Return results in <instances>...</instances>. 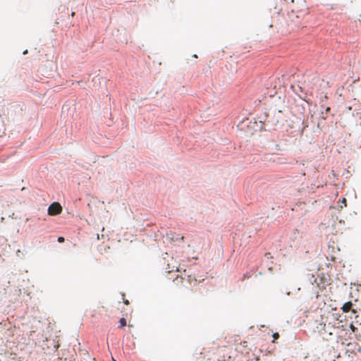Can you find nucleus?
I'll list each match as a JSON object with an SVG mask.
<instances>
[{"label": "nucleus", "instance_id": "7ed1b4c3", "mask_svg": "<svg viewBox=\"0 0 361 361\" xmlns=\"http://www.w3.org/2000/svg\"><path fill=\"white\" fill-rule=\"evenodd\" d=\"M119 324H120V326H119L120 328L124 327L125 326H126V324H127L126 319L125 318H121L119 320Z\"/></svg>", "mask_w": 361, "mask_h": 361}, {"label": "nucleus", "instance_id": "f257e3e1", "mask_svg": "<svg viewBox=\"0 0 361 361\" xmlns=\"http://www.w3.org/2000/svg\"><path fill=\"white\" fill-rule=\"evenodd\" d=\"M62 212V207L59 202H53L48 208V214L50 216H55L61 214Z\"/></svg>", "mask_w": 361, "mask_h": 361}, {"label": "nucleus", "instance_id": "423d86ee", "mask_svg": "<svg viewBox=\"0 0 361 361\" xmlns=\"http://www.w3.org/2000/svg\"><path fill=\"white\" fill-rule=\"evenodd\" d=\"M58 241H59V243H63V242H64V238H63V237H59V238H58Z\"/></svg>", "mask_w": 361, "mask_h": 361}, {"label": "nucleus", "instance_id": "ddd939ff", "mask_svg": "<svg viewBox=\"0 0 361 361\" xmlns=\"http://www.w3.org/2000/svg\"><path fill=\"white\" fill-rule=\"evenodd\" d=\"M189 278H190L189 281L191 283V281H190L191 276H189Z\"/></svg>", "mask_w": 361, "mask_h": 361}, {"label": "nucleus", "instance_id": "9b49d317", "mask_svg": "<svg viewBox=\"0 0 361 361\" xmlns=\"http://www.w3.org/2000/svg\"><path fill=\"white\" fill-rule=\"evenodd\" d=\"M176 270L177 271H180V269H179V268H178V267H176Z\"/></svg>", "mask_w": 361, "mask_h": 361}, {"label": "nucleus", "instance_id": "4468645a", "mask_svg": "<svg viewBox=\"0 0 361 361\" xmlns=\"http://www.w3.org/2000/svg\"><path fill=\"white\" fill-rule=\"evenodd\" d=\"M113 361H116V360L113 358Z\"/></svg>", "mask_w": 361, "mask_h": 361}, {"label": "nucleus", "instance_id": "20e7f679", "mask_svg": "<svg viewBox=\"0 0 361 361\" xmlns=\"http://www.w3.org/2000/svg\"><path fill=\"white\" fill-rule=\"evenodd\" d=\"M273 337H274V341H273V342H274V341H275L276 339H278V338H279V334H278V333H274V334H273Z\"/></svg>", "mask_w": 361, "mask_h": 361}, {"label": "nucleus", "instance_id": "1a4fd4ad", "mask_svg": "<svg viewBox=\"0 0 361 361\" xmlns=\"http://www.w3.org/2000/svg\"><path fill=\"white\" fill-rule=\"evenodd\" d=\"M124 303H125L126 305H128V304H129V302H128V300H126L124 301Z\"/></svg>", "mask_w": 361, "mask_h": 361}, {"label": "nucleus", "instance_id": "0eeeda50", "mask_svg": "<svg viewBox=\"0 0 361 361\" xmlns=\"http://www.w3.org/2000/svg\"><path fill=\"white\" fill-rule=\"evenodd\" d=\"M342 203H344L345 206H346V200L345 198H343Z\"/></svg>", "mask_w": 361, "mask_h": 361}, {"label": "nucleus", "instance_id": "9d476101", "mask_svg": "<svg viewBox=\"0 0 361 361\" xmlns=\"http://www.w3.org/2000/svg\"><path fill=\"white\" fill-rule=\"evenodd\" d=\"M295 232L297 233H299V231L297 229L295 230Z\"/></svg>", "mask_w": 361, "mask_h": 361}, {"label": "nucleus", "instance_id": "f8f14e48", "mask_svg": "<svg viewBox=\"0 0 361 361\" xmlns=\"http://www.w3.org/2000/svg\"><path fill=\"white\" fill-rule=\"evenodd\" d=\"M183 239H184V237H183V236H181V237H180V240H183Z\"/></svg>", "mask_w": 361, "mask_h": 361}, {"label": "nucleus", "instance_id": "f03ea898", "mask_svg": "<svg viewBox=\"0 0 361 361\" xmlns=\"http://www.w3.org/2000/svg\"><path fill=\"white\" fill-rule=\"evenodd\" d=\"M352 305L351 302H347L343 305L341 309L343 312H348L350 310Z\"/></svg>", "mask_w": 361, "mask_h": 361}, {"label": "nucleus", "instance_id": "6e6552de", "mask_svg": "<svg viewBox=\"0 0 361 361\" xmlns=\"http://www.w3.org/2000/svg\"><path fill=\"white\" fill-rule=\"evenodd\" d=\"M320 325L322 326L321 330L324 329V327H325V324H320Z\"/></svg>", "mask_w": 361, "mask_h": 361}, {"label": "nucleus", "instance_id": "39448f33", "mask_svg": "<svg viewBox=\"0 0 361 361\" xmlns=\"http://www.w3.org/2000/svg\"><path fill=\"white\" fill-rule=\"evenodd\" d=\"M350 328L353 332H355V330L357 329L356 327H355V326L353 324H350Z\"/></svg>", "mask_w": 361, "mask_h": 361}]
</instances>
